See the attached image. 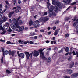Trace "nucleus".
Masks as SVG:
<instances>
[{"label": "nucleus", "mask_w": 78, "mask_h": 78, "mask_svg": "<svg viewBox=\"0 0 78 78\" xmlns=\"http://www.w3.org/2000/svg\"><path fill=\"white\" fill-rule=\"evenodd\" d=\"M60 30V28H58L55 30V32L54 33L55 36H56L59 33V31Z\"/></svg>", "instance_id": "obj_11"}, {"label": "nucleus", "mask_w": 78, "mask_h": 78, "mask_svg": "<svg viewBox=\"0 0 78 78\" xmlns=\"http://www.w3.org/2000/svg\"><path fill=\"white\" fill-rule=\"evenodd\" d=\"M74 64H75V62H72L70 66H69V68H72L74 66Z\"/></svg>", "instance_id": "obj_22"}, {"label": "nucleus", "mask_w": 78, "mask_h": 78, "mask_svg": "<svg viewBox=\"0 0 78 78\" xmlns=\"http://www.w3.org/2000/svg\"><path fill=\"white\" fill-rule=\"evenodd\" d=\"M52 15L53 16H56V14L55 13H52Z\"/></svg>", "instance_id": "obj_51"}, {"label": "nucleus", "mask_w": 78, "mask_h": 78, "mask_svg": "<svg viewBox=\"0 0 78 78\" xmlns=\"http://www.w3.org/2000/svg\"><path fill=\"white\" fill-rule=\"evenodd\" d=\"M49 13H51V12L53 13V10L50 9L49 10Z\"/></svg>", "instance_id": "obj_33"}, {"label": "nucleus", "mask_w": 78, "mask_h": 78, "mask_svg": "<svg viewBox=\"0 0 78 78\" xmlns=\"http://www.w3.org/2000/svg\"><path fill=\"white\" fill-rule=\"evenodd\" d=\"M14 11H12V12H9L8 17L9 19H11V16H12V15L13 14H14Z\"/></svg>", "instance_id": "obj_10"}, {"label": "nucleus", "mask_w": 78, "mask_h": 78, "mask_svg": "<svg viewBox=\"0 0 78 78\" xmlns=\"http://www.w3.org/2000/svg\"><path fill=\"white\" fill-rule=\"evenodd\" d=\"M23 30H24V26H21L20 27V29H19L18 31L19 32H20V31H23Z\"/></svg>", "instance_id": "obj_15"}, {"label": "nucleus", "mask_w": 78, "mask_h": 78, "mask_svg": "<svg viewBox=\"0 0 78 78\" xmlns=\"http://www.w3.org/2000/svg\"><path fill=\"white\" fill-rule=\"evenodd\" d=\"M46 48H44L43 49H40L39 50V53H40V57H41V58L44 60H47V58L45 57L44 56V52H42L43 51H44V50H45Z\"/></svg>", "instance_id": "obj_2"}, {"label": "nucleus", "mask_w": 78, "mask_h": 78, "mask_svg": "<svg viewBox=\"0 0 78 78\" xmlns=\"http://www.w3.org/2000/svg\"><path fill=\"white\" fill-rule=\"evenodd\" d=\"M19 21L17 22V24L20 25H22V23H23V22L21 20H19Z\"/></svg>", "instance_id": "obj_17"}, {"label": "nucleus", "mask_w": 78, "mask_h": 78, "mask_svg": "<svg viewBox=\"0 0 78 78\" xmlns=\"http://www.w3.org/2000/svg\"><path fill=\"white\" fill-rule=\"evenodd\" d=\"M69 0H63V2L64 3H67Z\"/></svg>", "instance_id": "obj_47"}, {"label": "nucleus", "mask_w": 78, "mask_h": 78, "mask_svg": "<svg viewBox=\"0 0 78 78\" xmlns=\"http://www.w3.org/2000/svg\"><path fill=\"white\" fill-rule=\"evenodd\" d=\"M63 78H70V76H63Z\"/></svg>", "instance_id": "obj_40"}, {"label": "nucleus", "mask_w": 78, "mask_h": 78, "mask_svg": "<svg viewBox=\"0 0 78 78\" xmlns=\"http://www.w3.org/2000/svg\"><path fill=\"white\" fill-rule=\"evenodd\" d=\"M78 76V73H76L74 74H72L71 76V77L72 78H75Z\"/></svg>", "instance_id": "obj_9"}, {"label": "nucleus", "mask_w": 78, "mask_h": 78, "mask_svg": "<svg viewBox=\"0 0 78 78\" xmlns=\"http://www.w3.org/2000/svg\"><path fill=\"white\" fill-rule=\"evenodd\" d=\"M21 18L22 17L19 16L18 18H16H16H14L12 20L13 22L15 23V25L16 24H17V22L19 21V19H21Z\"/></svg>", "instance_id": "obj_5"}, {"label": "nucleus", "mask_w": 78, "mask_h": 78, "mask_svg": "<svg viewBox=\"0 0 78 78\" xmlns=\"http://www.w3.org/2000/svg\"><path fill=\"white\" fill-rule=\"evenodd\" d=\"M32 65L31 64L29 65L28 67L29 69H32Z\"/></svg>", "instance_id": "obj_39"}, {"label": "nucleus", "mask_w": 78, "mask_h": 78, "mask_svg": "<svg viewBox=\"0 0 78 78\" xmlns=\"http://www.w3.org/2000/svg\"><path fill=\"white\" fill-rule=\"evenodd\" d=\"M30 35V36H34V35H36V33H34V32H31Z\"/></svg>", "instance_id": "obj_29"}, {"label": "nucleus", "mask_w": 78, "mask_h": 78, "mask_svg": "<svg viewBox=\"0 0 78 78\" xmlns=\"http://www.w3.org/2000/svg\"><path fill=\"white\" fill-rule=\"evenodd\" d=\"M63 51V49H62L60 50L59 51H58V53H61V52H62Z\"/></svg>", "instance_id": "obj_54"}, {"label": "nucleus", "mask_w": 78, "mask_h": 78, "mask_svg": "<svg viewBox=\"0 0 78 78\" xmlns=\"http://www.w3.org/2000/svg\"><path fill=\"white\" fill-rule=\"evenodd\" d=\"M52 15H53V13H50L49 15V17H51V16H52Z\"/></svg>", "instance_id": "obj_52"}, {"label": "nucleus", "mask_w": 78, "mask_h": 78, "mask_svg": "<svg viewBox=\"0 0 78 78\" xmlns=\"http://www.w3.org/2000/svg\"><path fill=\"white\" fill-rule=\"evenodd\" d=\"M1 50H2V51L3 53L5 51V49H4V48H3V47H1Z\"/></svg>", "instance_id": "obj_43"}, {"label": "nucleus", "mask_w": 78, "mask_h": 78, "mask_svg": "<svg viewBox=\"0 0 78 78\" xmlns=\"http://www.w3.org/2000/svg\"><path fill=\"white\" fill-rule=\"evenodd\" d=\"M3 62V57H2V58L1 59V63L2 64Z\"/></svg>", "instance_id": "obj_35"}, {"label": "nucleus", "mask_w": 78, "mask_h": 78, "mask_svg": "<svg viewBox=\"0 0 78 78\" xmlns=\"http://www.w3.org/2000/svg\"><path fill=\"white\" fill-rule=\"evenodd\" d=\"M70 19L69 17H66L64 18L65 22H67L70 20Z\"/></svg>", "instance_id": "obj_19"}, {"label": "nucleus", "mask_w": 78, "mask_h": 78, "mask_svg": "<svg viewBox=\"0 0 78 78\" xmlns=\"http://www.w3.org/2000/svg\"><path fill=\"white\" fill-rule=\"evenodd\" d=\"M24 53L26 55L27 59H29V58L30 59L31 57H32V56H33V52L30 54L28 52H25Z\"/></svg>", "instance_id": "obj_3"}, {"label": "nucleus", "mask_w": 78, "mask_h": 78, "mask_svg": "<svg viewBox=\"0 0 78 78\" xmlns=\"http://www.w3.org/2000/svg\"><path fill=\"white\" fill-rule=\"evenodd\" d=\"M76 30H78V25L77 26H76Z\"/></svg>", "instance_id": "obj_64"}, {"label": "nucleus", "mask_w": 78, "mask_h": 78, "mask_svg": "<svg viewBox=\"0 0 78 78\" xmlns=\"http://www.w3.org/2000/svg\"><path fill=\"white\" fill-rule=\"evenodd\" d=\"M69 34L67 33L65 35V38H67V37H69Z\"/></svg>", "instance_id": "obj_30"}, {"label": "nucleus", "mask_w": 78, "mask_h": 78, "mask_svg": "<svg viewBox=\"0 0 78 78\" xmlns=\"http://www.w3.org/2000/svg\"><path fill=\"white\" fill-rule=\"evenodd\" d=\"M76 58H78V52L76 51Z\"/></svg>", "instance_id": "obj_62"}, {"label": "nucleus", "mask_w": 78, "mask_h": 78, "mask_svg": "<svg viewBox=\"0 0 78 78\" xmlns=\"http://www.w3.org/2000/svg\"><path fill=\"white\" fill-rule=\"evenodd\" d=\"M6 73H7L8 74H10L11 73V72L9 70H7L6 71Z\"/></svg>", "instance_id": "obj_28"}, {"label": "nucleus", "mask_w": 78, "mask_h": 78, "mask_svg": "<svg viewBox=\"0 0 78 78\" xmlns=\"http://www.w3.org/2000/svg\"><path fill=\"white\" fill-rule=\"evenodd\" d=\"M76 2H73L72 3H71L70 4V5H71V6H73V5H76Z\"/></svg>", "instance_id": "obj_32"}, {"label": "nucleus", "mask_w": 78, "mask_h": 78, "mask_svg": "<svg viewBox=\"0 0 78 78\" xmlns=\"http://www.w3.org/2000/svg\"><path fill=\"white\" fill-rule=\"evenodd\" d=\"M47 3L48 4L47 8H50V3H49L48 2H47Z\"/></svg>", "instance_id": "obj_26"}, {"label": "nucleus", "mask_w": 78, "mask_h": 78, "mask_svg": "<svg viewBox=\"0 0 78 78\" xmlns=\"http://www.w3.org/2000/svg\"><path fill=\"white\" fill-rule=\"evenodd\" d=\"M51 61V58L50 57H49L47 59V62L48 63H49Z\"/></svg>", "instance_id": "obj_23"}, {"label": "nucleus", "mask_w": 78, "mask_h": 78, "mask_svg": "<svg viewBox=\"0 0 78 78\" xmlns=\"http://www.w3.org/2000/svg\"><path fill=\"white\" fill-rule=\"evenodd\" d=\"M40 32H42V33H44V30H40Z\"/></svg>", "instance_id": "obj_63"}, {"label": "nucleus", "mask_w": 78, "mask_h": 78, "mask_svg": "<svg viewBox=\"0 0 78 78\" xmlns=\"http://www.w3.org/2000/svg\"><path fill=\"white\" fill-rule=\"evenodd\" d=\"M3 21L2 20H0V25H2V23H3Z\"/></svg>", "instance_id": "obj_53"}, {"label": "nucleus", "mask_w": 78, "mask_h": 78, "mask_svg": "<svg viewBox=\"0 0 78 78\" xmlns=\"http://www.w3.org/2000/svg\"><path fill=\"white\" fill-rule=\"evenodd\" d=\"M49 20V18H47V17H45L44 20H43V22H47V21Z\"/></svg>", "instance_id": "obj_24"}, {"label": "nucleus", "mask_w": 78, "mask_h": 78, "mask_svg": "<svg viewBox=\"0 0 78 78\" xmlns=\"http://www.w3.org/2000/svg\"><path fill=\"white\" fill-rule=\"evenodd\" d=\"M77 23H78V19H77V20L75 22L73 23V26L75 27Z\"/></svg>", "instance_id": "obj_16"}, {"label": "nucleus", "mask_w": 78, "mask_h": 78, "mask_svg": "<svg viewBox=\"0 0 78 78\" xmlns=\"http://www.w3.org/2000/svg\"><path fill=\"white\" fill-rule=\"evenodd\" d=\"M39 21L38 20H37L36 21L33 22V26L35 27V28H38L39 27L40 25L39 24Z\"/></svg>", "instance_id": "obj_4"}, {"label": "nucleus", "mask_w": 78, "mask_h": 78, "mask_svg": "<svg viewBox=\"0 0 78 78\" xmlns=\"http://www.w3.org/2000/svg\"><path fill=\"white\" fill-rule=\"evenodd\" d=\"M46 43H47V44H48L50 42V41L48 40H47L45 41Z\"/></svg>", "instance_id": "obj_59"}, {"label": "nucleus", "mask_w": 78, "mask_h": 78, "mask_svg": "<svg viewBox=\"0 0 78 78\" xmlns=\"http://www.w3.org/2000/svg\"><path fill=\"white\" fill-rule=\"evenodd\" d=\"M52 2L53 5H56V9L55 8L54 10L56 12H57V10H58V9L60 8H62V7H61V3L59 2H57L55 1V0H52Z\"/></svg>", "instance_id": "obj_1"}, {"label": "nucleus", "mask_w": 78, "mask_h": 78, "mask_svg": "<svg viewBox=\"0 0 78 78\" xmlns=\"http://www.w3.org/2000/svg\"><path fill=\"white\" fill-rule=\"evenodd\" d=\"M68 5H69L70 4V3L71 2V0H68Z\"/></svg>", "instance_id": "obj_50"}, {"label": "nucleus", "mask_w": 78, "mask_h": 78, "mask_svg": "<svg viewBox=\"0 0 78 78\" xmlns=\"http://www.w3.org/2000/svg\"><path fill=\"white\" fill-rule=\"evenodd\" d=\"M17 54L19 58H24L25 57V54L23 53H20L19 51H17Z\"/></svg>", "instance_id": "obj_6"}, {"label": "nucleus", "mask_w": 78, "mask_h": 78, "mask_svg": "<svg viewBox=\"0 0 78 78\" xmlns=\"http://www.w3.org/2000/svg\"><path fill=\"white\" fill-rule=\"evenodd\" d=\"M9 55L11 56L12 55V56H14V55H15V52L14 51H12L10 50H9Z\"/></svg>", "instance_id": "obj_8"}, {"label": "nucleus", "mask_w": 78, "mask_h": 78, "mask_svg": "<svg viewBox=\"0 0 78 78\" xmlns=\"http://www.w3.org/2000/svg\"><path fill=\"white\" fill-rule=\"evenodd\" d=\"M69 47H66L65 49V51L66 52H69Z\"/></svg>", "instance_id": "obj_27"}, {"label": "nucleus", "mask_w": 78, "mask_h": 78, "mask_svg": "<svg viewBox=\"0 0 78 78\" xmlns=\"http://www.w3.org/2000/svg\"><path fill=\"white\" fill-rule=\"evenodd\" d=\"M33 21H30L29 22V25L30 26H31L32 25H33Z\"/></svg>", "instance_id": "obj_34"}, {"label": "nucleus", "mask_w": 78, "mask_h": 78, "mask_svg": "<svg viewBox=\"0 0 78 78\" xmlns=\"http://www.w3.org/2000/svg\"><path fill=\"white\" fill-rule=\"evenodd\" d=\"M72 53L73 54V56H75V55H76V53H75V52L74 51H73V52Z\"/></svg>", "instance_id": "obj_44"}, {"label": "nucleus", "mask_w": 78, "mask_h": 78, "mask_svg": "<svg viewBox=\"0 0 78 78\" xmlns=\"http://www.w3.org/2000/svg\"><path fill=\"white\" fill-rule=\"evenodd\" d=\"M67 73L68 74H71V73H72V70L68 69L67 70Z\"/></svg>", "instance_id": "obj_18"}, {"label": "nucleus", "mask_w": 78, "mask_h": 78, "mask_svg": "<svg viewBox=\"0 0 78 78\" xmlns=\"http://www.w3.org/2000/svg\"><path fill=\"white\" fill-rule=\"evenodd\" d=\"M44 18L43 17H41V18L40 19V21L41 22H44Z\"/></svg>", "instance_id": "obj_37"}, {"label": "nucleus", "mask_w": 78, "mask_h": 78, "mask_svg": "<svg viewBox=\"0 0 78 78\" xmlns=\"http://www.w3.org/2000/svg\"><path fill=\"white\" fill-rule=\"evenodd\" d=\"M76 18H74V19L72 21L73 22L74 21H76Z\"/></svg>", "instance_id": "obj_57"}, {"label": "nucleus", "mask_w": 78, "mask_h": 78, "mask_svg": "<svg viewBox=\"0 0 78 78\" xmlns=\"http://www.w3.org/2000/svg\"><path fill=\"white\" fill-rule=\"evenodd\" d=\"M0 41H1V42H4L5 41V40L1 39Z\"/></svg>", "instance_id": "obj_55"}, {"label": "nucleus", "mask_w": 78, "mask_h": 78, "mask_svg": "<svg viewBox=\"0 0 78 78\" xmlns=\"http://www.w3.org/2000/svg\"><path fill=\"white\" fill-rule=\"evenodd\" d=\"M7 19H8V18H7L5 16H4L2 18V20L3 22H5V21H6Z\"/></svg>", "instance_id": "obj_14"}, {"label": "nucleus", "mask_w": 78, "mask_h": 78, "mask_svg": "<svg viewBox=\"0 0 78 78\" xmlns=\"http://www.w3.org/2000/svg\"><path fill=\"white\" fill-rule=\"evenodd\" d=\"M7 44H8V45H9V44H12V45H13V44H14V43H11L10 41H8L7 42Z\"/></svg>", "instance_id": "obj_31"}, {"label": "nucleus", "mask_w": 78, "mask_h": 78, "mask_svg": "<svg viewBox=\"0 0 78 78\" xmlns=\"http://www.w3.org/2000/svg\"><path fill=\"white\" fill-rule=\"evenodd\" d=\"M52 29L53 30H55V29H56V27L54 26L52 27Z\"/></svg>", "instance_id": "obj_48"}, {"label": "nucleus", "mask_w": 78, "mask_h": 78, "mask_svg": "<svg viewBox=\"0 0 78 78\" xmlns=\"http://www.w3.org/2000/svg\"><path fill=\"white\" fill-rule=\"evenodd\" d=\"M6 33V31H3L2 32L1 34H5Z\"/></svg>", "instance_id": "obj_49"}, {"label": "nucleus", "mask_w": 78, "mask_h": 78, "mask_svg": "<svg viewBox=\"0 0 78 78\" xmlns=\"http://www.w3.org/2000/svg\"><path fill=\"white\" fill-rule=\"evenodd\" d=\"M9 23H6V25H4V27H7V28L5 27V29H8V27H9Z\"/></svg>", "instance_id": "obj_20"}, {"label": "nucleus", "mask_w": 78, "mask_h": 78, "mask_svg": "<svg viewBox=\"0 0 78 78\" xmlns=\"http://www.w3.org/2000/svg\"><path fill=\"white\" fill-rule=\"evenodd\" d=\"M55 9H56V7H55L53 5L51 6H50V9H53V10H54V11H55L56 12H58V10H57V11L56 12V11L55 10Z\"/></svg>", "instance_id": "obj_13"}, {"label": "nucleus", "mask_w": 78, "mask_h": 78, "mask_svg": "<svg viewBox=\"0 0 78 78\" xmlns=\"http://www.w3.org/2000/svg\"><path fill=\"white\" fill-rule=\"evenodd\" d=\"M39 55V52L36 50H35L33 54V56L34 57H37Z\"/></svg>", "instance_id": "obj_7"}, {"label": "nucleus", "mask_w": 78, "mask_h": 78, "mask_svg": "<svg viewBox=\"0 0 78 78\" xmlns=\"http://www.w3.org/2000/svg\"><path fill=\"white\" fill-rule=\"evenodd\" d=\"M5 2L6 5H9V3H8V0L6 1Z\"/></svg>", "instance_id": "obj_56"}, {"label": "nucleus", "mask_w": 78, "mask_h": 78, "mask_svg": "<svg viewBox=\"0 0 78 78\" xmlns=\"http://www.w3.org/2000/svg\"><path fill=\"white\" fill-rule=\"evenodd\" d=\"M27 41H24V45H27Z\"/></svg>", "instance_id": "obj_60"}, {"label": "nucleus", "mask_w": 78, "mask_h": 78, "mask_svg": "<svg viewBox=\"0 0 78 78\" xmlns=\"http://www.w3.org/2000/svg\"><path fill=\"white\" fill-rule=\"evenodd\" d=\"M9 53V50L7 51L6 50L4 51V52L3 53V55L4 57H5V55H8Z\"/></svg>", "instance_id": "obj_12"}, {"label": "nucleus", "mask_w": 78, "mask_h": 78, "mask_svg": "<svg viewBox=\"0 0 78 78\" xmlns=\"http://www.w3.org/2000/svg\"><path fill=\"white\" fill-rule=\"evenodd\" d=\"M12 26H11V28L13 29V30H15L16 28V24L14 25V24H12Z\"/></svg>", "instance_id": "obj_21"}, {"label": "nucleus", "mask_w": 78, "mask_h": 78, "mask_svg": "<svg viewBox=\"0 0 78 78\" xmlns=\"http://www.w3.org/2000/svg\"><path fill=\"white\" fill-rule=\"evenodd\" d=\"M17 8L18 9H19V10H20V9H21V7L20 6H17Z\"/></svg>", "instance_id": "obj_41"}, {"label": "nucleus", "mask_w": 78, "mask_h": 78, "mask_svg": "<svg viewBox=\"0 0 78 78\" xmlns=\"http://www.w3.org/2000/svg\"><path fill=\"white\" fill-rule=\"evenodd\" d=\"M27 43L28 44H34V43L32 41H27Z\"/></svg>", "instance_id": "obj_25"}, {"label": "nucleus", "mask_w": 78, "mask_h": 78, "mask_svg": "<svg viewBox=\"0 0 78 78\" xmlns=\"http://www.w3.org/2000/svg\"><path fill=\"white\" fill-rule=\"evenodd\" d=\"M19 12V9H16L15 10V12L16 13H17V12Z\"/></svg>", "instance_id": "obj_42"}, {"label": "nucleus", "mask_w": 78, "mask_h": 78, "mask_svg": "<svg viewBox=\"0 0 78 78\" xmlns=\"http://www.w3.org/2000/svg\"><path fill=\"white\" fill-rule=\"evenodd\" d=\"M59 21L57 20L55 22V25H56V24H58V23H59Z\"/></svg>", "instance_id": "obj_46"}, {"label": "nucleus", "mask_w": 78, "mask_h": 78, "mask_svg": "<svg viewBox=\"0 0 78 78\" xmlns=\"http://www.w3.org/2000/svg\"><path fill=\"white\" fill-rule=\"evenodd\" d=\"M12 30L11 29V28L10 27H9V29L7 30V31L8 32H11L12 31Z\"/></svg>", "instance_id": "obj_36"}, {"label": "nucleus", "mask_w": 78, "mask_h": 78, "mask_svg": "<svg viewBox=\"0 0 78 78\" xmlns=\"http://www.w3.org/2000/svg\"><path fill=\"white\" fill-rule=\"evenodd\" d=\"M18 3L19 4H20V3H21V1H20V0H18Z\"/></svg>", "instance_id": "obj_61"}, {"label": "nucleus", "mask_w": 78, "mask_h": 78, "mask_svg": "<svg viewBox=\"0 0 78 78\" xmlns=\"http://www.w3.org/2000/svg\"><path fill=\"white\" fill-rule=\"evenodd\" d=\"M15 25H16V27L17 28H20V26H19V24H16Z\"/></svg>", "instance_id": "obj_38"}, {"label": "nucleus", "mask_w": 78, "mask_h": 78, "mask_svg": "<svg viewBox=\"0 0 78 78\" xmlns=\"http://www.w3.org/2000/svg\"><path fill=\"white\" fill-rule=\"evenodd\" d=\"M71 6H69L67 8V9H66V11H68V10H69V9H70V8Z\"/></svg>", "instance_id": "obj_58"}, {"label": "nucleus", "mask_w": 78, "mask_h": 78, "mask_svg": "<svg viewBox=\"0 0 78 78\" xmlns=\"http://www.w3.org/2000/svg\"><path fill=\"white\" fill-rule=\"evenodd\" d=\"M72 56H70L69 58H68V60L69 61H70L71 59H72Z\"/></svg>", "instance_id": "obj_45"}]
</instances>
